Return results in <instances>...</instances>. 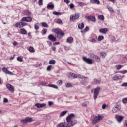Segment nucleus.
<instances>
[{
  "label": "nucleus",
  "instance_id": "nucleus-29",
  "mask_svg": "<svg viewBox=\"0 0 127 127\" xmlns=\"http://www.w3.org/2000/svg\"><path fill=\"white\" fill-rule=\"evenodd\" d=\"M98 18L100 20H102V21H104V20H105V17H104V15H99Z\"/></svg>",
  "mask_w": 127,
  "mask_h": 127
},
{
  "label": "nucleus",
  "instance_id": "nucleus-63",
  "mask_svg": "<svg viewBox=\"0 0 127 127\" xmlns=\"http://www.w3.org/2000/svg\"><path fill=\"white\" fill-rule=\"evenodd\" d=\"M106 107H108V105H106V104H103L102 105V109H106Z\"/></svg>",
  "mask_w": 127,
  "mask_h": 127
},
{
  "label": "nucleus",
  "instance_id": "nucleus-39",
  "mask_svg": "<svg viewBox=\"0 0 127 127\" xmlns=\"http://www.w3.org/2000/svg\"><path fill=\"white\" fill-rule=\"evenodd\" d=\"M66 114H67V112H62L60 115V117H64V116H65V115H66Z\"/></svg>",
  "mask_w": 127,
  "mask_h": 127
},
{
  "label": "nucleus",
  "instance_id": "nucleus-51",
  "mask_svg": "<svg viewBox=\"0 0 127 127\" xmlns=\"http://www.w3.org/2000/svg\"><path fill=\"white\" fill-rule=\"evenodd\" d=\"M83 77H84V76L80 74L77 76V78H79V79H81V80H83Z\"/></svg>",
  "mask_w": 127,
  "mask_h": 127
},
{
  "label": "nucleus",
  "instance_id": "nucleus-57",
  "mask_svg": "<svg viewBox=\"0 0 127 127\" xmlns=\"http://www.w3.org/2000/svg\"><path fill=\"white\" fill-rule=\"evenodd\" d=\"M122 87H127V82L126 83H123L122 85H121Z\"/></svg>",
  "mask_w": 127,
  "mask_h": 127
},
{
  "label": "nucleus",
  "instance_id": "nucleus-13",
  "mask_svg": "<svg viewBox=\"0 0 127 127\" xmlns=\"http://www.w3.org/2000/svg\"><path fill=\"white\" fill-rule=\"evenodd\" d=\"M35 106L37 107V108H44V107L46 106V104L45 103H37L35 104Z\"/></svg>",
  "mask_w": 127,
  "mask_h": 127
},
{
  "label": "nucleus",
  "instance_id": "nucleus-37",
  "mask_svg": "<svg viewBox=\"0 0 127 127\" xmlns=\"http://www.w3.org/2000/svg\"><path fill=\"white\" fill-rule=\"evenodd\" d=\"M102 57H103V58H105L106 57V56L107 55V53L104 52H101L100 53Z\"/></svg>",
  "mask_w": 127,
  "mask_h": 127
},
{
  "label": "nucleus",
  "instance_id": "nucleus-34",
  "mask_svg": "<svg viewBox=\"0 0 127 127\" xmlns=\"http://www.w3.org/2000/svg\"><path fill=\"white\" fill-rule=\"evenodd\" d=\"M41 25L43 26V27H48V25L46 22L41 23Z\"/></svg>",
  "mask_w": 127,
  "mask_h": 127
},
{
  "label": "nucleus",
  "instance_id": "nucleus-23",
  "mask_svg": "<svg viewBox=\"0 0 127 127\" xmlns=\"http://www.w3.org/2000/svg\"><path fill=\"white\" fill-rule=\"evenodd\" d=\"M24 14L27 16H30L31 15V12L27 10L24 11Z\"/></svg>",
  "mask_w": 127,
  "mask_h": 127
},
{
  "label": "nucleus",
  "instance_id": "nucleus-9",
  "mask_svg": "<svg viewBox=\"0 0 127 127\" xmlns=\"http://www.w3.org/2000/svg\"><path fill=\"white\" fill-rule=\"evenodd\" d=\"M115 118L117 122H118V123H121L122 121H123V119H124V116L119 115H116L115 116Z\"/></svg>",
  "mask_w": 127,
  "mask_h": 127
},
{
  "label": "nucleus",
  "instance_id": "nucleus-54",
  "mask_svg": "<svg viewBox=\"0 0 127 127\" xmlns=\"http://www.w3.org/2000/svg\"><path fill=\"white\" fill-rule=\"evenodd\" d=\"M69 7H70V8H74V7H75V5H74V4H70V5H69Z\"/></svg>",
  "mask_w": 127,
  "mask_h": 127
},
{
  "label": "nucleus",
  "instance_id": "nucleus-18",
  "mask_svg": "<svg viewBox=\"0 0 127 127\" xmlns=\"http://www.w3.org/2000/svg\"><path fill=\"white\" fill-rule=\"evenodd\" d=\"M90 55L91 57L92 58L95 57V59L97 62H100V58H99V57H98V56L95 55L94 54H91Z\"/></svg>",
  "mask_w": 127,
  "mask_h": 127
},
{
  "label": "nucleus",
  "instance_id": "nucleus-49",
  "mask_svg": "<svg viewBox=\"0 0 127 127\" xmlns=\"http://www.w3.org/2000/svg\"><path fill=\"white\" fill-rule=\"evenodd\" d=\"M119 73H121V74H126V73H127V70H123V71H119Z\"/></svg>",
  "mask_w": 127,
  "mask_h": 127
},
{
  "label": "nucleus",
  "instance_id": "nucleus-28",
  "mask_svg": "<svg viewBox=\"0 0 127 127\" xmlns=\"http://www.w3.org/2000/svg\"><path fill=\"white\" fill-rule=\"evenodd\" d=\"M55 22L56 23H58V24H60V23H62V20L60 19H57L55 20Z\"/></svg>",
  "mask_w": 127,
  "mask_h": 127
},
{
  "label": "nucleus",
  "instance_id": "nucleus-40",
  "mask_svg": "<svg viewBox=\"0 0 127 127\" xmlns=\"http://www.w3.org/2000/svg\"><path fill=\"white\" fill-rule=\"evenodd\" d=\"M2 71H3V72H4V73L6 74L8 71V69H7V68H6V67H3L2 68Z\"/></svg>",
  "mask_w": 127,
  "mask_h": 127
},
{
  "label": "nucleus",
  "instance_id": "nucleus-56",
  "mask_svg": "<svg viewBox=\"0 0 127 127\" xmlns=\"http://www.w3.org/2000/svg\"><path fill=\"white\" fill-rule=\"evenodd\" d=\"M108 9L109 11H110V12H113V11H114V10H113V8H112L111 7H108Z\"/></svg>",
  "mask_w": 127,
  "mask_h": 127
},
{
  "label": "nucleus",
  "instance_id": "nucleus-55",
  "mask_svg": "<svg viewBox=\"0 0 127 127\" xmlns=\"http://www.w3.org/2000/svg\"><path fill=\"white\" fill-rule=\"evenodd\" d=\"M96 41H97V39H95V38H92L91 41V42H93V43H95Z\"/></svg>",
  "mask_w": 127,
  "mask_h": 127
},
{
  "label": "nucleus",
  "instance_id": "nucleus-53",
  "mask_svg": "<svg viewBox=\"0 0 127 127\" xmlns=\"http://www.w3.org/2000/svg\"><path fill=\"white\" fill-rule=\"evenodd\" d=\"M79 4L80 6H84V5H86V4H85L84 3H83L82 2H80L79 3Z\"/></svg>",
  "mask_w": 127,
  "mask_h": 127
},
{
  "label": "nucleus",
  "instance_id": "nucleus-61",
  "mask_svg": "<svg viewBox=\"0 0 127 127\" xmlns=\"http://www.w3.org/2000/svg\"><path fill=\"white\" fill-rule=\"evenodd\" d=\"M89 28L88 27H86V28L84 29L85 32H87V31H88Z\"/></svg>",
  "mask_w": 127,
  "mask_h": 127
},
{
  "label": "nucleus",
  "instance_id": "nucleus-35",
  "mask_svg": "<svg viewBox=\"0 0 127 127\" xmlns=\"http://www.w3.org/2000/svg\"><path fill=\"white\" fill-rule=\"evenodd\" d=\"M15 26H16V27H19V28H21V27H21V23H20V22L16 23Z\"/></svg>",
  "mask_w": 127,
  "mask_h": 127
},
{
  "label": "nucleus",
  "instance_id": "nucleus-30",
  "mask_svg": "<svg viewBox=\"0 0 127 127\" xmlns=\"http://www.w3.org/2000/svg\"><path fill=\"white\" fill-rule=\"evenodd\" d=\"M53 14H54V15H61V14H62V13L61 12H57V11H54L53 12Z\"/></svg>",
  "mask_w": 127,
  "mask_h": 127
},
{
  "label": "nucleus",
  "instance_id": "nucleus-59",
  "mask_svg": "<svg viewBox=\"0 0 127 127\" xmlns=\"http://www.w3.org/2000/svg\"><path fill=\"white\" fill-rule=\"evenodd\" d=\"M6 74H8V75H13V73L9 71L8 70V71L7 72Z\"/></svg>",
  "mask_w": 127,
  "mask_h": 127
},
{
  "label": "nucleus",
  "instance_id": "nucleus-4",
  "mask_svg": "<svg viewBox=\"0 0 127 127\" xmlns=\"http://www.w3.org/2000/svg\"><path fill=\"white\" fill-rule=\"evenodd\" d=\"M6 87L11 93H14V87L11 84L7 83Z\"/></svg>",
  "mask_w": 127,
  "mask_h": 127
},
{
  "label": "nucleus",
  "instance_id": "nucleus-52",
  "mask_svg": "<svg viewBox=\"0 0 127 127\" xmlns=\"http://www.w3.org/2000/svg\"><path fill=\"white\" fill-rule=\"evenodd\" d=\"M121 68H122V65H116L117 70H120Z\"/></svg>",
  "mask_w": 127,
  "mask_h": 127
},
{
  "label": "nucleus",
  "instance_id": "nucleus-26",
  "mask_svg": "<svg viewBox=\"0 0 127 127\" xmlns=\"http://www.w3.org/2000/svg\"><path fill=\"white\" fill-rule=\"evenodd\" d=\"M56 63V61L54 60H50L49 61V64H50L51 65H54L55 63Z\"/></svg>",
  "mask_w": 127,
  "mask_h": 127
},
{
  "label": "nucleus",
  "instance_id": "nucleus-62",
  "mask_svg": "<svg viewBox=\"0 0 127 127\" xmlns=\"http://www.w3.org/2000/svg\"><path fill=\"white\" fill-rule=\"evenodd\" d=\"M3 102L4 103H7V102H8V99H7V98H4Z\"/></svg>",
  "mask_w": 127,
  "mask_h": 127
},
{
  "label": "nucleus",
  "instance_id": "nucleus-10",
  "mask_svg": "<svg viewBox=\"0 0 127 127\" xmlns=\"http://www.w3.org/2000/svg\"><path fill=\"white\" fill-rule=\"evenodd\" d=\"M48 38L51 41H53V42H55L56 41V37L53 36L52 34H50L48 36Z\"/></svg>",
  "mask_w": 127,
  "mask_h": 127
},
{
  "label": "nucleus",
  "instance_id": "nucleus-21",
  "mask_svg": "<svg viewBox=\"0 0 127 127\" xmlns=\"http://www.w3.org/2000/svg\"><path fill=\"white\" fill-rule=\"evenodd\" d=\"M66 123H61L60 124H58L57 126V127H66Z\"/></svg>",
  "mask_w": 127,
  "mask_h": 127
},
{
  "label": "nucleus",
  "instance_id": "nucleus-50",
  "mask_svg": "<svg viewBox=\"0 0 127 127\" xmlns=\"http://www.w3.org/2000/svg\"><path fill=\"white\" fill-rule=\"evenodd\" d=\"M51 67H52V65H49L48 66V67H47V71H51Z\"/></svg>",
  "mask_w": 127,
  "mask_h": 127
},
{
  "label": "nucleus",
  "instance_id": "nucleus-6",
  "mask_svg": "<svg viewBox=\"0 0 127 127\" xmlns=\"http://www.w3.org/2000/svg\"><path fill=\"white\" fill-rule=\"evenodd\" d=\"M80 17V14L79 13H75V15H72L70 16V20H75V19H78Z\"/></svg>",
  "mask_w": 127,
  "mask_h": 127
},
{
  "label": "nucleus",
  "instance_id": "nucleus-44",
  "mask_svg": "<svg viewBox=\"0 0 127 127\" xmlns=\"http://www.w3.org/2000/svg\"><path fill=\"white\" fill-rule=\"evenodd\" d=\"M72 87H73V85L71 83H67L66 85V88H72Z\"/></svg>",
  "mask_w": 127,
  "mask_h": 127
},
{
  "label": "nucleus",
  "instance_id": "nucleus-3",
  "mask_svg": "<svg viewBox=\"0 0 127 127\" xmlns=\"http://www.w3.org/2000/svg\"><path fill=\"white\" fill-rule=\"evenodd\" d=\"M32 122H34V120L31 117H26L25 119L20 120V122L23 125H26L27 123H31Z\"/></svg>",
  "mask_w": 127,
  "mask_h": 127
},
{
  "label": "nucleus",
  "instance_id": "nucleus-45",
  "mask_svg": "<svg viewBox=\"0 0 127 127\" xmlns=\"http://www.w3.org/2000/svg\"><path fill=\"white\" fill-rule=\"evenodd\" d=\"M87 79H88L87 77L83 76V78H82V80L83 81L84 83H86V82H87Z\"/></svg>",
  "mask_w": 127,
  "mask_h": 127
},
{
  "label": "nucleus",
  "instance_id": "nucleus-19",
  "mask_svg": "<svg viewBox=\"0 0 127 127\" xmlns=\"http://www.w3.org/2000/svg\"><path fill=\"white\" fill-rule=\"evenodd\" d=\"M52 32H54L55 33H56V34H59L60 33V32L61 30L59 29H52Z\"/></svg>",
  "mask_w": 127,
  "mask_h": 127
},
{
  "label": "nucleus",
  "instance_id": "nucleus-5",
  "mask_svg": "<svg viewBox=\"0 0 127 127\" xmlns=\"http://www.w3.org/2000/svg\"><path fill=\"white\" fill-rule=\"evenodd\" d=\"M21 21H25V22H31L32 18L30 16L24 17L21 19Z\"/></svg>",
  "mask_w": 127,
  "mask_h": 127
},
{
  "label": "nucleus",
  "instance_id": "nucleus-25",
  "mask_svg": "<svg viewBox=\"0 0 127 127\" xmlns=\"http://www.w3.org/2000/svg\"><path fill=\"white\" fill-rule=\"evenodd\" d=\"M47 8L48 9H50V8H51V9H53V8H54V5L53 4H50L49 3L48 5H47Z\"/></svg>",
  "mask_w": 127,
  "mask_h": 127
},
{
  "label": "nucleus",
  "instance_id": "nucleus-33",
  "mask_svg": "<svg viewBox=\"0 0 127 127\" xmlns=\"http://www.w3.org/2000/svg\"><path fill=\"white\" fill-rule=\"evenodd\" d=\"M93 82H94V84L97 85V84H100V83H101V80H99L98 79H94Z\"/></svg>",
  "mask_w": 127,
  "mask_h": 127
},
{
  "label": "nucleus",
  "instance_id": "nucleus-41",
  "mask_svg": "<svg viewBox=\"0 0 127 127\" xmlns=\"http://www.w3.org/2000/svg\"><path fill=\"white\" fill-rule=\"evenodd\" d=\"M21 23V27H23V26H26V25H27V24L25 22H20Z\"/></svg>",
  "mask_w": 127,
  "mask_h": 127
},
{
  "label": "nucleus",
  "instance_id": "nucleus-42",
  "mask_svg": "<svg viewBox=\"0 0 127 127\" xmlns=\"http://www.w3.org/2000/svg\"><path fill=\"white\" fill-rule=\"evenodd\" d=\"M89 104V102L88 101H86L84 102L83 104H82V106L83 107H87V106H88V104Z\"/></svg>",
  "mask_w": 127,
  "mask_h": 127
},
{
  "label": "nucleus",
  "instance_id": "nucleus-7",
  "mask_svg": "<svg viewBox=\"0 0 127 127\" xmlns=\"http://www.w3.org/2000/svg\"><path fill=\"white\" fill-rule=\"evenodd\" d=\"M77 124V121L76 120H73V121H70L69 122H67V125H66V127H71V126H74V125H76Z\"/></svg>",
  "mask_w": 127,
  "mask_h": 127
},
{
  "label": "nucleus",
  "instance_id": "nucleus-11",
  "mask_svg": "<svg viewBox=\"0 0 127 127\" xmlns=\"http://www.w3.org/2000/svg\"><path fill=\"white\" fill-rule=\"evenodd\" d=\"M74 118H75V114H74L73 113H71L66 118L67 122H70V121H72V119H74Z\"/></svg>",
  "mask_w": 127,
  "mask_h": 127
},
{
  "label": "nucleus",
  "instance_id": "nucleus-20",
  "mask_svg": "<svg viewBox=\"0 0 127 127\" xmlns=\"http://www.w3.org/2000/svg\"><path fill=\"white\" fill-rule=\"evenodd\" d=\"M90 2L93 4H95L96 3V4H100V1H99V0H90Z\"/></svg>",
  "mask_w": 127,
  "mask_h": 127
},
{
  "label": "nucleus",
  "instance_id": "nucleus-14",
  "mask_svg": "<svg viewBox=\"0 0 127 127\" xmlns=\"http://www.w3.org/2000/svg\"><path fill=\"white\" fill-rule=\"evenodd\" d=\"M121 111V106L118 105L113 108L112 112H120Z\"/></svg>",
  "mask_w": 127,
  "mask_h": 127
},
{
  "label": "nucleus",
  "instance_id": "nucleus-36",
  "mask_svg": "<svg viewBox=\"0 0 127 127\" xmlns=\"http://www.w3.org/2000/svg\"><path fill=\"white\" fill-rule=\"evenodd\" d=\"M122 103H123V104H127V97L123 98L122 100Z\"/></svg>",
  "mask_w": 127,
  "mask_h": 127
},
{
  "label": "nucleus",
  "instance_id": "nucleus-43",
  "mask_svg": "<svg viewBox=\"0 0 127 127\" xmlns=\"http://www.w3.org/2000/svg\"><path fill=\"white\" fill-rule=\"evenodd\" d=\"M17 60H18V61H19L20 62H22L23 61V59L20 57H18L17 58Z\"/></svg>",
  "mask_w": 127,
  "mask_h": 127
},
{
  "label": "nucleus",
  "instance_id": "nucleus-60",
  "mask_svg": "<svg viewBox=\"0 0 127 127\" xmlns=\"http://www.w3.org/2000/svg\"><path fill=\"white\" fill-rule=\"evenodd\" d=\"M64 2H65V3H67V4L70 3L69 0H64Z\"/></svg>",
  "mask_w": 127,
  "mask_h": 127
},
{
  "label": "nucleus",
  "instance_id": "nucleus-2",
  "mask_svg": "<svg viewBox=\"0 0 127 127\" xmlns=\"http://www.w3.org/2000/svg\"><path fill=\"white\" fill-rule=\"evenodd\" d=\"M101 88L100 87H97L94 89V93H93V99L94 100H97V98H98V96H99V94H100V91Z\"/></svg>",
  "mask_w": 127,
  "mask_h": 127
},
{
  "label": "nucleus",
  "instance_id": "nucleus-17",
  "mask_svg": "<svg viewBox=\"0 0 127 127\" xmlns=\"http://www.w3.org/2000/svg\"><path fill=\"white\" fill-rule=\"evenodd\" d=\"M66 42L70 44L73 43V42H74V38H73V37H68L66 40Z\"/></svg>",
  "mask_w": 127,
  "mask_h": 127
},
{
  "label": "nucleus",
  "instance_id": "nucleus-48",
  "mask_svg": "<svg viewBox=\"0 0 127 127\" xmlns=\"http://www.w3.org/2000/svg\"><path fill=\"white\" fill-rule=\"evenodd\" d=\"M38 3H39V5H43V1L42 0H39Z\"/></svg>",
  "mask_w": 127,
  "mask_h": 127
},
{
  "label": "nucleus",
  "instance_id": "nucleus-27",
  "mask_svg": "<svg viewBox=\"0 0 127 127\" xmlns=\"http://www.w3.org/2000/svg\"><path fill=\"white\" fill-rule=\"evenodd\" d=\"M84 27H85V25L84 24V23H81L80 24H79L78 25L79 29H83Z\"/></svg>",
  "mask_w": 127,
  "mask_h": 127
},
{
  "label": "nucleus",
  "instance_id": "nucleus-47",
  "mask_svg": "<svg viewBox=\"0 0 127 127\" xmlns=\"http://www.w3.org/2000/svg\"><path fill=\"white\" fill-rule=\"evenodd\" d=\"M57 85H58V86H61V85H62V80H59L57 82Z\"/></svg>",
  "mask_w": 127,
  "mask_h": 127
},
{
  "label": "nucleus",
  "instance_id": "nucleus-15",
  "mask_svg": "<svg viewBox=\"0 0 127 127\" xmlns=\"http://www.w3.org/2000/svg\"><path fill=\"white\" fill-rule=\"evenodd\" d=\"M123 79V77H122V76L120 75H116L113 77V80L114 81H118V80H122Z\"/></svg>",
  "mask_w": 127,
  "mask_h": 127
},
{
  "label": "nucleus",
  "instance_id": "nucleus-12",
  "mask_svg": "<svg viewBox=\"0 0 127 127\" xmlns=\"http://www.w3.org/2000/svg\"><path fill=\"white\" fill-rule=\"evenodd\" d=\"M85 18L88 20H91V21H96V17L93 16H85Z\"/></svg>",
  "mask_w": 127,
  "mask_h": 127
},
{
  "label": "nucleus",
  "instance_id": "nucleus-22",
  "mask_svg": "<svg viewBox=\"0 0 127 127\" xmlns=\"http://www.w3.org/2000/svg\"><path fill=\"white\" fill-rule=\"evenodd\" d=\"M20 33H21V34H23L24 35H25L26 34H27V31L25 29H23V28L21 29L20 30Z\"/></svg>",
  "mask_w": 127,
  "mask_h": 127
},
{
  "label": "nucleus",
  "instance_id": "nucleus-16",
  "mask_svg": "<svg viewBox=\"0 0 127 127\" xmlns=\"http://www.w3.org/2000/svg\"><path fill=\"white\" fill-rule=\"evenodd\" d=\"M108 29L107 28L100 29L99 30V32L100 33H103L104 34H106L107 32H108Z\"/></svg>",
  "mask_w": 127,
  "mask_h": 127
},
{
  "label": "nucleus",
  "instance_id": "nucleus-46",
  "mask_svg": "<svg viewBox=\"0 0 127 127\" xmlns=\"http://www.w3.org/2000/svg\"><path fill=\"white\" fill-rule=\"evenodd\" d=\"M34 28H35V30H38V29H39V26L38 25H37V24H34Z\"/></svg>",
  "mask_w": 127,
  "mask_h": 127
},
{
  "label": "nucleus",
  "instance_id": "nucleus-38",
  "mask_svg": "<svg viewBox=\"0 0 127 127\" xmlns=\"http://www.w3.org/2000/svg\"><path fill=\"white\" fill-rule=\"evenodd\" d=\"M104 39V37L103 36H99L98 37V39L97 40L98 41H102V40H103Z\"/></svg>",
  "mask_w": 127,
  "mask_h": 127
},
{
  "label": "nucleus",
  "instance_id": "nucleus-1",
  "mask_svg": "<svg viewBox=\"0 0 127 127\" xmlns=\"http://www.w3.org/2000/svg\"><path fill=\"white\" fill-rule=\"evenodd\" d=\"M103 119H104V116L101 115H97L93 119L92 124H93V125H96V124L100 123Z\"/></svg>",
  "mask_w": 127,
  "mask_h": 127
},
{
  "label": "nucleus",
  "instance_id": "nucleus-64",
  "mask_svg": "<svg viewBox=\"0 0 127 127\" xmlns=\"http://www.w3.org/2000/svg\"><path fill=\"white\" fill-rule=\"evenodd\" d=\"M52 104H53V102H51V101H49L48 102V105L49 106H52Z\"/></svg>",
  "mask_w": 127,
  "mask_h": 127
},
{
  "label": "nucleus",
  "instance_id": "nucleus-8",
  "mask_svg": "<svg viewBox=\"0 0 127 127\" xmlns=\"http://www.w3.org/2000/svg\"><path fill=\"white\" fill-rule=\"evenodd\" d=\"M83 60L88 64H92L93 63V60L90 58H87L86 57H83Z\"/></svg>",
  "mask_w": 127,
  "mask_h": 127
},
{
  "label": "nucleus",
  "instance_id": "nucleus-58",
  "mask_svg": "<svg viewBox=\"0 0 127 127\" xmlns=\"http://www.w3.org/2000/svg\"><path fill=\"white\" fill-rule=\"evenodd\" d=\"M59 35H61V36H64L65 35V33H63L61 31Z\"/></svg>",
  "mask_w": 127,
  "mask_h": 127
},
{
  "label": "nucleus",
  "instance_id": "nucleus-31",
  "mask_svg": "<svg viewBox=\"0 0 127 127\" xmlns=\"http://www.w3.org/2000/svg\"><path fill=\"white\" fill-rule=\"evenodd\" d=\"M47 32V29H43L42 30V35H45V34H46Z\"/></svg>",
  "mask_w": 127,
  "mask_h": 127
},
{
  "label": "nucleus",
  "instance_id": "nucleus-32",
  "mask_svg": "<svg viewBox=\"0 0 127 127\" xmlns=\"http://www.w3.org/2000/svg\"><path fill=\"white\" fill-rule=\"evenodd\" d=\"M29 51H30V52H35V50H34V48H33V47H30L29 48Z\"/></svg>",
  "mask_w": 127,
  "mask_h": 127
},
{
  "label": "nucleus",
  "instance_id": "nucleus-24",
  "mask_svg": "<svg viewBox=\"0 0 127 127\" xmlns=\"http://www.w3.org/2000/svg\"><path fill=\"white\" fill-rule=\"evenodd\" d=\"M69 75L71 77H72V78H73V79H77V78H78V75H76V74L73 73L72 72L69 73Z\"/></svg>",
  "mask_w": 127,
  "mask_h": 127
}]
</instances>
